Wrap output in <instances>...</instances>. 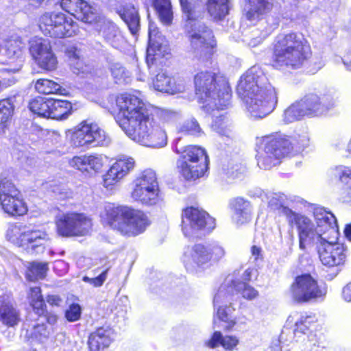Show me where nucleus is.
I'll return each mask as SVG.
<instances>
[{"label":"nucleus","mask_w":351,"mask_h":351,"mask_svg":"<svg viewBox=\"0 0 351 351\" xmlns=\"http://www.w3.org/2000/svg\"><path fill=\"white\" fill-rule=\"evenodd\" d=\"M280 212L286 216L289 224L297 226L300 248L304 250L307 246L315 245L322 263L328 268H335L338 272L347 256L346 247L337 241L339 233L334 215L322 207L315 208L313 214L317 223L315 228L309 218L287 207H282Z\"/></svg>","instance_id":"f257e3e1"},{"label":"nucleus","mask_w":351,"mask_h":351,"mask_svg":"<svg viewBox=\"0 0 351 351\" xmlns=\"http://www.w3.org/2000/svg\"><path fill=\"white\" fill-rule=\"evenodd\" d=\"M116 103L123 117L117 122L130 138L153 148L167 145L165 130L156 124L150 110L141 99L130 94H122L117 97Z\"/></svg>","instance_id":"f03ea898"},{"label":"nucleus","mask_w":351,"mask_h":351,"mask_svg":"<svg viewBox=\"0 0 351 351\" xmlns=\"http://www.w3.org/2000/svg\"><path fill=\"white\" fill-rule=\"evenodd\" d=\"M237 90L254 119H263L269 114L278 103L277 90L256 67H252L241 77Z\"/></svg>","instance_id":"7ed1b4c3"},{"label":"nucleus","mask_w":351,"mask_h":351,"mask_svg":"<svg viewBox=\"0 0 351 351\" xmlns=\"http://www.w3.org/2000/svg\"><path fill=\"white\" fill-rule=\"evenodd\" d=\"M311 54L308 41L301 33L279 34L274 40L273 61L277 66L289 71L299 69Z\"/></svg>","instance_id":"20e7f679"},{"label":"nucleus","mask_w":351,"mask_h":351,"mask_svg":"<svg viewBox=\"0 0 351 351\" xmlns=\"http://www.w3.org/2000/svg\"><path fill=\"white\" fill-rule=\"evenodd\" d=\"M183 12L187 18L186 36L190 42L193 58L202 62H208L215 45L212 29L201 21L194 19V12L189 0H180Z\"/></svg>","instance_id":"39448f33"},{"label":"nucleus","mask_w":351,"mask_h":351,"mask_svg":"<svg viewBox=\"0 0 351 351\" xmlns=\"http://www.w3.org/2000/svg\"><path fill=\"white\" fill-rule=\"evenodd\" d=\"M101 217L113 229L127 236H136L149 225L147 215L139 210L108 203Z\"/></svg>","instance_id":"423d86ee"},{"label":"nucleus","mask_w":351,"mask_h":351,"mask_svg":"<svg viewBox=\"0 0 351 351\" xmlns=\"http://www.w3.org/2000/svg\"><path fill=\"white\" fill-rule=\"evenodd\" d=\"M196 95L204 103L223 110L230 105L231 90L226 79L209 71H202L194 77Z\"/></svg>","instance_id":"0eeeda50"},{"label":"nucleus","mask_w":351,"mask_h":351,"mask_svg":"<svg viewBox=\"0 0 351 351\" xmlns=\"http://www.w3.org/2000/svg\"><path fill=\"white\" fill-rule=\"evenodd\" d=\"M180 138L176 139L174 150L180 154L178 167L186 180H195L204 175L208 168V156L205 149L196 145L179 147Z\"/></svg>","instance_id":"6e6552de"},{"label":"nucleus","mask_w":351,"mask_h":351,"mask_svg":"<svg viewBox=\"0 0 351 351\" xmlns=\"http://www.w3.org/2000/svg\"><path fill=\"white\" fill-rule=\"evenodd\" d=\"M69 143L74 148L87 149L90 147L107 145L110 138L106 132L95 123L83 121L73 129L66 132Z\"/></svg>","instance_id":"1a4fd4ad"},{"label":"nucleus","mask_w":351,"mask_h":351,"mask_svg":"<svg viewBox=\"0 0 351 351\" xmlns=\"http://www.w3.org/2000/svg\"><path fill=\"white\" fill-rule=\"evenodd\" d=\"M132 197L147 206L156 205L162 199L158 178L154 170L145 169L135 180Z\"/></svg>","instance_id":"9d476101"},{"label":"nucleus","mask_w":351,"mask_h":351,"mask_svg":"<svg viewBox=\"0 0 351 351\" xmlns=\"http://www.w3.org/2000/svg\"><path fill=\"white\" fill-rule=\"evenodd\" d=\"M290 295L297 303H306L324 298L326 289L319 286L317 280L309 274L296 276L291 285Z\"/></svg>","instance_id":"9b49d317"},{"label":"nucleus","mask_w":351,"mask_h":351,"mask_svg":"<svg viewBox=\"0 0 351 351\" xmlns=\"http://www.w3.org/2000/svg\"><path fill=\"white\" fill-rule=\"evenodd\" d=\"M290 149V142L281 136L267 137L263 149L256 156L257 165L261 169L269 170L279 165Z\"/></svg>","instance_id":"f8f14e48"},{"label":"nucleus","mask_w":351,"mask_h":351,"mask_svg":"<svg viewBox=\"0 0 351 351\" xmlns=\"http://www.w3.org/2000/svg\"><path fill=\"white\" fill-rule=\"evenodd\" d=\"M56 226L58 234L62 237L84 236L92 228V220L84 213L71 212L56 216Z\"/></svg>","instance_id":"ddd939ff"},{"label":"nucleus","mask_w":351,"mask_h":351,"mask_svg":"<svg viewBox=\"0 0 351 351\" xmlns=\"http://www.w3.org/2000/svg\"><path fill=\"white\" fill-rule=\"evenodd\" d=\"M215 227V219L202 209L193 206L183 209L182 230L186 237L198 236L199 232H210Z\"/></svg>","instance_id":"4468645a"},{"label":"nucleus","mask_w":351,"mask_h":351,"mask_svg":"<svg viewBox=\"0 0 351 351\" xmlns=\"http://www.w3.org/2000/svg\"><path fill=\"white\" fill-rule=\"evenodd\" d=\"M39 28L53 38L71 37L75 33V23L61 12H46L39 19Z\"/></svg>","instance_id":"2eb2a0df"},{"label":"nucleus","mask_w":351,"mask_h":351,"mask_svg":"<svg viewBox=\"0 0 351 351\" xmlns=\"http://www.w3.org/2000/svg\"><path fill=\"white\" fill-rule=\"evenodd\" d=\"M235 293H241L243 298L248 300H252L258 295V292L246 282L228 277L215 294V303H221L223 300L227 302L233 301Z\"/></svg>","instance_id":"dca6fc26"},{"label":"nucleus","mask_w":351,"mask_h":351,"mask_svg":"<svg viewBox=\"0 0 351 351\" xmlns=\"http://www.w3.org/2000/svg\"><path fill=\"white\" fill-rule=\"evenodd\" d=\"M29 52L37 64L47 71L56 69L58 60L47 39L34 37L29 41Z\"/></svg>","instance_id":"f3484780"},{"label":"nucleus","mask_w":351,"mask_h":351,"mask_svg":"<svg viewBox=\"0 0 351 351\" xmlns=\"http://www.w3.org/2000/svg\"><path fill=\"white\" fill-rule=\"evenodd\" d=\"M169 44L165 36L158 31L154 23L149 25V45L147 49V62L155 64L160 58L169 54Z\"/></svg>","instance_id":"a211bd4d"},{"label":"nucleus","mask_w":351,"mask_h":351,"mask_svg":"<svg viewBox=\"0 0 351 351\" xmlns=\"http://www.w3.org/2000/svg\"><path fill=\"white\" fill-rule=\"evenodd\" d=\"M209 257L206 245L197 243L187 247L184 253L183 263L188 271L197 272L208 267Z\"/></svg>","instance_id":"6ab92c4d"},{"label":"nucleus","mask_w":351,"mask_h":351,"mask_svg":"<svg viewBox=\"0 0 351 351\" xmlns=\"http://www.w3.org/2000/svg\"><path fill=\"white\" fill-rule=\"evenodd\" d=\"M60 5L62 10L87 23H93L98 17L97 8L83 0H62Z\"/></svg>","instance_id":"aec40b11"},{"label":"nucleus","mask_w":351,"mask_h":351,"mask_svg":"<svg viewBox=\"0 0 351 351\" xmlns=\"http://www.w3.org/2000/svg\"><path fill=\"white\" fill-rule=\"evenodd\" d=\"M307 115H322L331 109L335 101L330 95L309 94L301 99Z\"/></svg>","instance_id":"412c9836"},{"label":"nucleus","mask_w":351,"mask_h":351,"mask_svg":"<svg viewBox=\"0 0 351 351\" xmlns=\"http://www.w3.org/2000/svg\"><path fill=\"white\" fill-rule=\"evenodd\" d=\"M91 24H94L95 28L98 31L105 40L110 43L114 48L118 49L123 42V38L121 36L118 27L110 21L99 15Z\"/></svg>","instance_id":"4be33fe9"},{"label":"nucleus","mask_w":351,"mask_h":351,"mask_svg":"<svg viewBox=\"0 0 351 351\" xmlns=\"http://www.w3.org/2000/svg\"><path fill=\"white\" fill-rule=\"evenodd\" d=\"M132 158L123 157L117 160L104 178V186L109 188L126 176L134 167Z\"/></svg>","instance_id":"5701e85b"},{"label":"nucleus","mask_w":351,"mask_h":351,"mask_svg":"<svg viewBox=\"0 0 351 351\" xmlns=\"http://www.w3.org/2000/svg\"><path fill=\"white\" fill-rule=\"evenodd\" d=\"M114 339V330L109 326L98 328L88 338V344L90 351H100L108 347Z\"/></svg>","instance_id":"b1692460"},{"label":"nucleus","mask_w":351,"mask_h":351,"mask_svg":"<svg viewBox=\"0 0 351 351\" xmlns=\"http://www.w3.org/2000/svg\"><path fill=\"white\" fill-rule=\"evenodd\" d=\"M48 240L47 234L40 230H31L25 228L23 231V245H27L28 250L38 254L44 252L45 244Z\"/></svg>","instance_id":"393cba45"},{"label":"nucleus","mask_w":351,"mask_h":351,"mask_svg":"<svg viewBox=\"0 0 351 351\" xmlns=\"http://www.w3.org/2000/svg\"><path fill=\"white\" fill-rule=\"evenodd\" d=\"M230 208L232 221L237 225H243L250 221L252 209L250 202L242 197H237L230 202Z\"/></svg>","instance_id":"a878e982"},{"label":"nucleus","mask_w":351,"mask_h":351,"mask_svg":"<svg viewBox=\"0 0 351 351\" xmlns=\"http://www.w3.org/2000/svg\"><path fill=\"white\" fill-rule=\"evenodd\" d=\"M273 3L271 0H247L245 15L250 21L259 20L271 11Z\"/></svg>","instance_id":"bb28decb"},{"label":"nucleus","mask_w":351,"mask_h":351,"mask_svg":"<svg viewBox=\"0 0 351 351\" xmlns=\"http://www.w3.org/2000/svg\"><path fill=\"white\" fill-rule=\"evenodd\" d=\"M65 53L69 58L70 69L74 74L84 75L91 72L93 69L92 66L86 64L81 58L80 51L76 47H68Z\"/></svg>","instance_id":"cd10ccee"},{"label":"nucleus","mask_w":351,"mask_h":351,"mask_svg":"<svg viewBox=\"0 0 351 351\" xmlns=\"http://www.w3.org/2000/svg\"><path fill=\"white\" fill-rule=\"evenodd\" d=\"M119 13L128 25L131 34L136 35L140 29V16L138 10L132 4L126 3Z\"/></svg>","instance_id":"c85d7f7f"},{"label":"nucleus","mask_w":351,"mask_h":351,"mask_svg":"<svg viewBox=\"0 0 351 351\" xmlns=\"http://www.w3.org/2000/svg\"><path fill=\"white\" fill-rule=\"evenodd\" d=\"M153 86L155 90L171 94L182 92L183 86L176 84L174 79L167 75L165 73H159L153 80Z\"/></svg>","instance_id":"c756f323"},{"label":"nucleus","mask_w":351,"mask_h":351,"mask_svg":"<svg viewBox=\"0 0 351 351\" xmlns=\"http://www.w3.org/2000/svg\"><path fill=\"white\" fill-rule=\"evenodd\" d=\"M232 302H227L226 300L221 303H215V298L213 299V304L215 308H217V315L219 321L223 322L226 325L224 328L226 330H230L236 324V319L233 317L234 308L232 306Z\"/></svg>","instance_id":"7c9ffc66"},{"label":"nucleus","mask_w":351,"mask_h":351,"mask_svg":"<svg viewBox=\"0 0 351 351\" xmlns=\"http://www.w3.org/2000/svg\"><path fill=\"white\" fill-rule=\"evenodd\" d=\"M71 102L50 98L49 118L57 120L65 119L71 114Z\"/></svg>","instance_id":"2f4dec72"},{"label":"nucleus","mask_w":351,"mask_h":351,"mask_svg":"<svg viewBox=\"0 0 351 351\" xmlns=\"http://www.w3.org/2000/svg\"><path fill=\"white\" fill-rule=\"evenodd\" d=\"M108 68L116 84H125L131 81V73L121 62L108 60Z\"/></svg>","instance_id":"473e14b6"},{"label":"nucleus","mask_w":351,"mask_h":351,"mask_svg":"<svg viewBox=\"0 0 351 351\" xmlns=\"http://www.w3.org/2000/svg\"><path fill=\"white\" fill-rule=\"evenodd\" d=\"M20 191L16 188L14 184L8 179L4 178L0 179V204L5 206L8 210H11L8 203L10 199H14L16 195H19ZM12 210H13L12 209Z\"/></svg>","instance_id":"72a5a7b5"},{"label":"nucleus","mask_w":351,"mask_h":351,"mask_svg":"<svg viewBox=\"0 0 351 351\" xmlns=\"http://www.w3.org/2000/svg\"><path fill=\"white\" fill-rule=\"evenodd\" d=\"M230 0H208L206 8L210 16L216 21L222 20L228 14Z\"/></svg>","instance_id":"f704fd0d"},{"label":"nucleus","mask_w":351,"mask_h":351,"mask_svg":"<svg viewBox=\"0 0 351 351\" xmlns=\"http://www.w3.org/2000/svg\"><path fill=\"white\" fill-rule=\"evenodd\" d=\"M30 306L38 316H41L45 312V304L39 287H31L27 292V297Z\"/></svg>","instance_id":"c9c22d12"},{"label":"nucleus","mask_w":351,"mask_h":351,"mask_svg":"<svg viewBox=\"0 0 351 351\" xmlns=\"http://www.w3.org/2000/svg\"><path fill=\"white\" fill-rule=\"evenodd\" d=\"M15 97H11L0 101V130H3L10 122L14 112Z\"/></svg>","instance_id":"e433bc0d"},{"label":"nucleus","mask_w":351,"mask_h":351,"mask_svg":"<svg viewBox=\"0 0 351 351\" xmlns=\"http://www.w3.org/2000/svg\"><path fill=\"white\" fill-rule=\"evenodd\" d=\"M19 313L13 306L9 303L0 305V321L8 326H14L19 322Z\"/></svg>","instance_id":"4c0bfd02"},{"label":"nucleus","mask_w":351,"mask_h":351,"mask_svg":"<svg viewBox=\"0 0 351 351\" xmlns=\"http://www.w3.org/2000/svg\"><path fill=\"white\" fill-rule=\"evenodd\" d=\"M271 28H253L243 38V42L250 47L259 45L271 34Z\"/></svg>","instance_id":"58836bf2"},{"label":"nucleus","mask_w":351,"mask_h":351,"mask_svg":"<svg viewBox=\"0 0 351 351\" xmlns=\"http://www.w3.org/2000/svg\"><path fill=\"white\" fill-rule=\"evenodd\" d=\"M47 271L48 264L47 263L32 262L27 267L26 278L29 281H36L39 279H43L46 276Z\"/></svg>","instance_id":"ea45409f"},{"label":"nucleus","mask_w":351,"mask_h":351,"mask_svg":"<svg viewBox=\"0 0 351 351\" xmlns=\"http://www.w3.org/2000/svg\"><path fill=\"white\" fill-rule=\"evenodd\" d=\"M50 98L37 97L29 103V110L40 117L49 118Z\"/></svg>","instance_id":"a19ab883"},{"label":"nucleus","mask_w":351,"mask_h":351,"mask_svg":"<svg viewBox=\"0 0 351 351\" xmlns=\"http://www.w3.org/2000/svg\"><path fill=\"white\" fill-rule=\"evenodd\" d=\"M307 115L303 106L302 100L294 103L284 112V121L287 123H292Z\"/></svg>","instance_id":"79ce46f5"},{"label":"nucleus","mask_w":351,"mask_h":351,"mask_svg":"<svg viewBox=\"0 0 351 351\" xmlns=\"http://www.w3.org/2000/svg\"><path fill=\"white\" fill-rule=\"evenodd\" d=\"M154 5L161 21L165 24L171 23L173 18L171 4L169 0H154Z\"/></svg>","instance_id":"37998d69"},{"label":"nucleus","mask_w":351,"mask_h":351,"mask_svg":"<svg viewBox=\"0 0 351 351\" xmlns=\"http://www.w3.org/2000/svg\"><path fill=\"white\" fill-rule=\"evenodd\" d=\"M25 45L19 37H12L5 41V56L9 58H19Z\"/></svg>","instance_id":"c03bdc74"},{"label":"nucleus","mask_w":351,"mask_h":351,"mask_svg":"<svg viewBox=\"0 0 351 351\" xmlns=\"http://www.w3.org/2000/svg\"><path fill=\"white\" fill-rule=\"evenodd\" d=\"M333 175L346 185V195L351 202V170L344 167H337L333 171Z\"/></svg>","instance_id":"a18cd8bd"},{"label":"nucleus","mask_w":351,"mask_h":351,"mask_svg":"<svg viewBox=\"0 0 351 351\" xmlns=\"http://www.w3.org/2000/svg\"><path fill=\"white\" fill-rule=\"evenodd\" d=\"M14 199H10L8 203L9 207H11L12 210H8L5 208V206H1L3 210L10 215H23L27 211V208L23 202L21 193H19V195H16V197H13Z\"/></svg>","instance_id":"49530a36"},{"label":"nucleus","mask_w":351,"mask_h":351,"mask_svg":"<svg viewBox=\"0 0 351 351\" xmlns=\"http://www.w3.org/2000/svg\"><path fill=\"white\" fill-rule=\"evenodd\" d=\"M36 90L42 94L58 93L61 89L59 84L47 79H39L35 84Z\"/></svg>","instance_id":"de8ad7c7"},{"label":"nucleus","mask_w":351,"mask_h":351,"mask_svg":"<svg viewBox=\"0 0 351 351\" xmlns=\"http://www.w3.org/2000/svg\"><path fill=\"white\" fill-rule=\"evenodd\" d=\"M213 128L216 131L221 137L227 138V141L229 143L234 137V134L230 129V125L228 120H225L221 117L216 118Z\"/></svg>","instance_id":"09e8293b"},{"label":"nucleus","mask_w":351,"mask_h":351,"mask_svg":"<svg viewBox=\"0 0 351 351\" xmlns=\"http://www.w3.org/2000/svg\"><path fill=\"white\" fill-rule=\"evenodd\" d=\"M178 132L184 134H190L200 136L203 132L197 121L194 119L186 121L178 128Z\"/></svg>","instance_id":"8fccbe9b"},{"label":"nucleus","mask_w":351,"mask_h":351,"mask_svg":"<svg viewBox=\"0 0 351 351\" xmlns=\"http://www.w3.org/2000/svg\"><path fill=\"white\" fill-rule=\"evenodd\" d=\"M208 251L209 261L217 262L221 259L226 254V251L222 245L217 242H213L206 244Z\"/></svg>","instance_id":"3c124183"},{"label":"nucleus","mask_w":351,"mask_h":351,"mask_svg":"<svg viewBox=\"0 0 351 351\" xmlns=\"http://www.w3.org/2000/svg\"><path fill=\"white\" fill-rule=\"evenodd\" d=\"M49 335V331L43 323L34 326L29 331L30 337L39 342H43L47 340Z\"/></svg>","instance_id":"603ef678"},{"label":"nucleus","mask_w":351,"mask_h":351,"mask_svg":"<svg viewBox=\"0 0 351 351\" xmlns=\"http://www.w3.org/2000/svg\"><path fill=\"white\" fill-rule=\"evenodd\" d=\"M26 227L19 225H12L11 226L8 231H7V237L8 239L12 242H19L20 241L21 244L23 243V231L25 230Z\"/></svg>","instance_id":"864d4df0"},{"label":"nucleus","mask_w":351,"mask_h":351,"mask_svg":"<svg viewBox=\"0 0 351 351\" xmlns=\"http://www.w3.org/2000/svg\"><path fill=\"white\" fill-rule=\"evenodd\" d=\"M315 322L313 316H301L300 319L295 322V332L306 333Z\"/></svg>","instance_id":"5fc2aeb1"},{"label":"nucleus","mask_w":351,"mask_h":351,"mask_svg":"<svg viewBox=\"0 0 351 351\" xmlns=\"http://www.w3.org/2000/svg\"><path fill=\"white\" fill-rule=\"evenodd\" d=\"M82 308L78 304H72L65 312V317L70 322L77 321L81 317Z\"/></svg>","instance_id":"6e6d98bb"},{"label":"nucleus","mask_w":351,"mask_h":351,"mask_svg":"<svg viewBox=\"0 0 351 351\" xmlns=\"http://www.w3.org/2000/svg\"><path fill=\"white\" fill-rule=\"evenodd\" d=\"M103 166V160L101 156L90 155L87 156V171L88 169L97 171Z\"/></svg>","instance_id":"4d7b16f0"},{"label":"nucleus","mask_w":351,"mask_h":351,"mask_svg":"<svg viewBox=\"0 0 351 351\" xmlns=\"http://www.w3.org/2000/svg\"><path fill=\"white\" fill-rule=\"evenodd\" d=\"M69 165L81 171H87V156H74Z\"/></svg>","instance_id":"13d9d810"},{"label":"nucleus","mask_w":351,"mask_h":351,"mask_svg":"<svg viewBox=\"0 0 351 351\" xmlns=\"http://www.w3.org/2000/svg\"><path fill=\"white\" fill-rule=\"evenodd\" d=\"M107 278V270L104 271L98 276L95 278H89L88 276H84L82 280L85 282L89 283L95 287H101Z\"/></svg>","instance_id":"bf43d9fd"},{"label":"nucleus","mask_w":351,"mask_h":351,"mask_svg":"<svg viewBox=\"0 0 351 351\" xmlns=\"http://www.w3.org/2000/svg\"><path fill=\"white\" fill-rule=\"evenodd\" d=\"M239 340L236 336H222L221 346L226 350H232L239 344Z\"/></svg>","instance_id":"052dcab7"},{"label":"nucleus","mask_w":351,"mask_h":351,"mask_svg":"<svg viewBox=\"0 0 351 351\" xmlns=\"http://www.w3.org/2000/svg\"><path fill=\"white\" fill-rule=\"evenodd\" d=\"M222 335L219 331H215L212 337L206 342V346L210 348H215L218 346L219 344L221 345Z\"/></svg>","instance_id":"680f3d73"},{"label":"nucleus","mask_w":351,"mask_h":351,"mask_svg":"<svg viewBox=\"0 0 351 351\" xmlns=\"http://www.w3.org/2000/svg\"><path fill=\"white\" fill-rule=\"evenodd\" d=\"M158 116L165 122L173 121L178 117V114L170 110H162L159 112Z\"/></svg>","instance_id":"e2e57ef3"},{"label":"nucleus","mask_w":351,"mask_h":351,"mask_svg":"<svg viewBox=\"0 0 351 351\" xmlns=\"http://www.w3.org/2000/svg\"><path fill=\"white\" fill-rule=\"evenodd\" d=\"M251 258L255 262L263 260V252L261 247L252 245L251 247Z\"/></svg>","instance_id":"0e129e2a"},{"label":"nucleus","mask_w":351,"mask_h":351,"mask_svg":"<svg viewBox=\"0 0 351 351\" xmlns=\"http://www.w3.org/2000/svg\"><path fill=\"white\" fill-rule=\"evenodd\" d=\"M295 141L300 148L305 147L308 145L309 138L306 132H303L295 136Z\"/></svg>","instance_id":"69168bd1"},{"label":"nucleus","mask_w":351,"mask_h":351,"mask_svg":"<svg viewBox=\"0 0 351 351\" xmlns=\"http://www.w3.org/2000/svg\"><path fill=\"white\" fill-rule=\"evenodd\" d=\"M47 302L51 306H59L62 302V300L58 295H51L47 296Z\"/></svg>","instance_id":"338daca9"},{"label":"nucleus","mask_w":351,"mask_h":351,"mask_svg":"<svg viewBox=\"0 0 351 351\" xmlns=\"http://www.w3.org/2000/svg\"><path fill=\"white\" fill-rule=\"evenodd\" d=\"M342 297L346 302H351V282L343 288Z\"/></svg>","instance_id":"774afa93"}]
</instances>
